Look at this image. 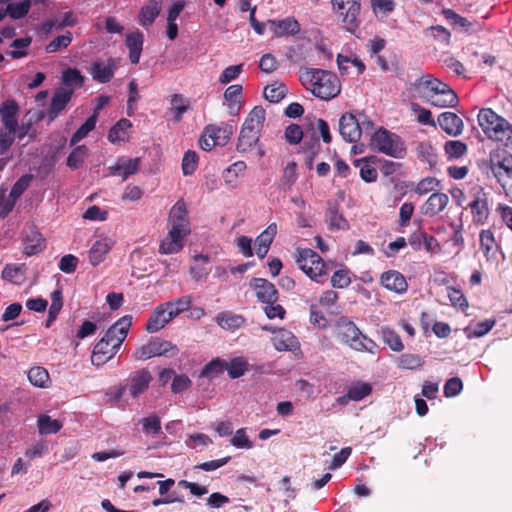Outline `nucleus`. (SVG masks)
Here are the masks:
<instances>
[{
  "label": "nucleus",
  "mask_w": 512,
  "mask_h": 512,
  "mask_svg": "<svg viewBox=\"0 0 512 512\" xmlns=\"http://www.w3.org/2000/svg\"><path fill=\"white\" fill-rule=\"evenodd\" d=\"M409 89L434 107L454 108L458 104V96L454 90L430 74L422 75L411 82Z\"/></svg>",
  "instance_id": "nucleus-1"
},
{
  "label": "nucleus",
  "mask_w": 512,
  "mask_h": 512,
  "mask_svg": "<svg viewBox=\"0 0 512 512\" xmlns=\"http://www.w3.org/2000/svg\"><path fill=\"white\" fill-rule=\"evenodd\" d=\"M299 78L307 90L322 100H330L341 91L338 77L330 71L304 68L300 70Z\"/></svg>",
  "instance_id": "nucleus-2"
},
{
  "label": "nucleus",
  "mask_w": 512,
  "mask_h": 512,
  "mask_svg": "<svg viewBox=\"0 0 512 512\" xmlns=\"http://www.w3.org/2000/svg\"><path fill=\"white\" fill-rule=\"evenodd\" d=\"M124 322H114L106 331L104 336L94 346L91 356L93 365L100 366L109 361L119 350L125 340L131 322L121 325Z\"/></svg>",
  "instance_id": "nucleus-3"
},
{
  "label": "nucleus",
  "mask_w": 512,
  "mask_h": 512,
  "mask_svg": "<svg viewBox=\"0 0 512 512\" xmlns=\"http://www.w3.org/2000/svg\"><path fill=\"white\" fill-rule=\"evenodd\" d=\"M264 121L265 110L260 106L254 107L240 129L236 144L239 153L251 152L258 146Z\"/></svg>",
  "instance_id": "nucleus-4"
},
{
  "label": "nucleus",
  "mask_w": 512,
  "mask_h": 512,
  "mask_svg": "<svg viewBox=\"0 0 512 512\" xmlns=\"http://www.w3.org/2000/svg\"><path fill=\"white\" fill-rule=\"evenodd\" d=\"M184 311H189L187 317L192 320H199L205 316L203 308L191 307L190 296H183L175 301H169L156 307L150 315L149 320H172Z\"/></svg>",
  "instance_id": "nucleus-5"
},
{
  "label": "nucleus",
  "mask_w": 512,
  "mask_h": 512,
  "mask_svg": "<svg viewBox=\"0 0 512 512\" xmlns=\"http://www.w3.org/2000/svg\"><path fill=\"white\" fill-rule=\"evenodd\" d=\"M478 123L490 139L506 142L512 136V125L490 108H483L479 111Z\"/></svg>",
  "instance_id": "nucleus-6"
},
{
  "label": "nucleus",
  "mask_w": 512,
  "mask_h": 512,
  "mask_svg": "<svg viewBox=\"0 0 512 512\" xmlns=\"http://www.w3.org/2000/svg\"><path fill=\"white\" fill-rule=\"evenodd\" d=\"M369 145L373 151L396 159H401L406 154V146L401 137L384 128L377 129L371 135Z\"/></svg>",
  "instance_id": "nucleus-7"
},
{
  "label": "nucleus",
  "mask_w": 512,
  "mask_h": 512,
  "mask_svg": "<svg viewBox=\"0 0 512 512\" xmlns=\"http://www.w3.org/2000/svg\"><path fill=\"white\" fill-rule=\"evenodd\" d=\"M489 167L506 196L512 201V157L502 155L499 151L491 152Z\"/></svg>",
  "instance_id": "nucleus-8"
},
{
  "label": "nucleus",
  "mask_w": 512,
  "mask_h": 512,
  "mask_svg": "<svg viewBox=\"0 0 512 512\" xmlns=\"http://www.w3.org/2000/svg\"><path fill=\"white\" fill-rule=\"evenodd\" d=\"M371 128V121L366 118L360 121L353 113H344L339 119V133L349 143L357 142L362 132Z\"/></svg>",
  "instance_id": "nucleus-9"
},
{
  "label": "nucleus",
  "mask_w": 512,
  "mask_h": 512,
  "mask_svg": "<svg viewBox=\"0 0 512 512\" xmlns=\"http://www.w3.org/2000/svg\"><path fill=\"white\" fill-rule=\"evenodd\" d=\"M299 268L312 280L320 281L319 278L326 275V264L322 258L311 249H302L298 251L296 259Z\"/></svg>",
  "instance_id": "nucleus-10"
},
{
  "label": "nucleus",
  "mask_w": 512,
  "mask_h": 512,
  "mask_svg": "<svg viewBox=\"0 0 512 512\" xmlns=\"http://www.w3.org/2000/svg\"><path fill=\"white\" fill-rule=\"evenodd\" d=\"M332 5L345 28L354 33L359 27L360 0H332Z\"/></svg>",
  "instance_id": "nucleus-11"
},
{
  "label": "nucleus",
  "mask_w": 512,
  "mask_h": 512,
  "mask_svg": "<svg viewBox=\"0 0 512 512\" xmlns=\"http://www.w3.org/2000/svg\"><path fill=\"white\" fill-rule=\"evenodd\" d=\"M170 351H174L176 353L178 350L171 342L154 338L147 344L136 349L133 357L135 360H147L152 357L162 356Z\"/></svg>",
  "instance_id": "nucleus-12"
},
{
  "label": "nucleus",
  "mask_w": 512,
  "mask_h": 512,
  "mask_svg": "<svg viewBox=\"0 0 512 512\" xmlns=\"http://www.w3.org/2000/svg\"><path fill=\"white\" fill-rule=\"evenodd\" d=\"M18 113L19 106L14 100H6L2 103L0 117L5 131H1L0 134L10 136L12 140H15L18 130Z\"/></svg>",
  "instance_id": "nucleus-13"
},
{
  "label": "nucleus",
  "mask_w": 512,
  "mask_h": 512,
  "mask_svg": "<svg viewBox=\"0 0 512 512\" xmlns=\"http://www.w3.org/2000/svg\"><path fill=\"white\" fill-rule=\"evenodd\" d=\"M338 323L341 324L343 340L348 343L351 348L357 351H371V347H369V345H372L373 341L361 333V331L355 326V322Z\"/></svg>",
  "instance_id": "nucleus-14"
},
{
  "label": "nucleus",
  "mask_w": 512,
  "mask_h": 512,
  "mask_svg": "<svg viewBox=\"0 0 512 512\" xmlns=\"http://www.w3.org/2000/svg\"><path fill=\"white\" fill-rule=\"evenodd\" d=\"M473 215V221L477 224H484L489 217L488 196L480 186L473 188V200L469 204Z\"/></svg>",
  "instance_id": "nucleus-15"
},
{
  "label": "nucleus",
  "mask_w": 512,
  "mask_h": 512,
  "mask_svg": "<svg viewBox=\"0 0 512 512\" xmlns=\"http://www.w3.org/2000/svg\"><path fill=\"white\" fill-rule=\"evenodd\" d=\"M262 329L271 331L273 333L271 341L275 349L278 351H293L299 347L297 338L293 335L292 332L286 329H275L270 325H264L262 326Z\"/></svg>",
  "instance_id": "nucleus-16"
},
{
  "label": "nucleus",
  "mask_w": 512,
  "mask_h": 512,
  "mask_svg": "<svg viewBox=\"0 0 512 512\" xmlns=\"http://www.w3.org/2000/svg\"><path fill=\"white\" fill-rule=\"evenodd\" d=\"M170 229L185 234L190 233L187 208L183 200H178L171 208L168 218Z\"/></svg>",
  "instance_id": "nucleus-17"
},
{
  "label": "nucleus",
  "mask_w": 512,
  "mask_h": 512,
  "mask_svg": "<svg viewBox=\"0 0 512 512\" xmlns=\"http://www.w3.org/2000/svg\"><path fill=\"white\" fill-rule=\"evenodd\" d=\"M32 179H33L32 175L25 174V175L21 176L15 182V184L13 185V187L10 191V194L8 195L7 199H5V201L3 203L2 213L4 215H6L10 211H12L13 207L15 206L16 201L29 187Z\"/></svg>",
  "instance_id": "nucleus-18"
},
{
  "label": "nucleus",
  "mask_w": 512,
  "mask_h": 512,
  "mask_svg": "<svg viewBox=\"0 0 512 512\" xmlns=\"http://www.w3.org/2000/svg\"><path fill=\"white\" fill-rule=\"evenodd\" d=\"M234 122L221 123L220 125L209 124L205 127V135L210 139H215L216 143L224 146L228 143L234 133Z\"/></svg>",
  "instance_id": "nucleus-19"
},
{
  "label": "nucleus",
  "mask_w": 512,
  "mask_h": 512,
  "mask_svg": "<svg viewBox=\"0 0 512 512\" xmlns=\"http://www.w3.org/2000/svg\"><path fill=\"white\" fill-rule=\"evenodd\" d=\"M437 123L448 135L459 136L464 129L462 119L453 112H443L438 116Z\"/></svg>",
  "instance_id": "nucleus-20"
},
{
  "label": "nucleus",
  "mask_w": 512,
  "mask_h": 512,
  "mask_svg": "<svg viewBox=\"0 0 512 512\" xmlns=\"http://www.w3.org/2000/svg\"><path fill=\"white\" fill-rule=\"evenodd\" d=\"M140 158H128L121 157L117 160L115 165L111 166L109 169L111 174L114 176H120L123 181H125L129 176L137 173L140 167Z\"/></svg>",
  "instance_id": "nucleus-21"
},
{
  "label": "nucleus",
  "mask_w": 512,
  "mask_h": 512,
  "mask_svg": "<svg viewBox=\"0 0 512 512\" xmlns=\"http://www.w3.org/2000/svg\"><path fill=\"white\" fill-rule=\"evenodd\" d=\"M151 381L152 375L149 371L145 369L136 371L130 376V383L127 385L130 395L133 398L138 397L148 389Z\"/></svg>",
  "instance_id": "nucleus-22"
},
{
  "label": "nucleus",
  "mask_w": 512,
  "mask_h": 512,
  "mask_svg": "<svg viewBox=\"0 0 512 512\" xmlns=\"http://www.w3.org/2000/svg\"><path fill=\"white\" fill-rule=\"evenodd\" d=\"M251 286L256 291L257 298L263 303L276 302L278 299V291L275 286L266 279L255 278Z\"/></svg>",
  "instance_id": "nucleus-23"
},
{
  "label": "nucleus",
  "mask_w": 512,
  "mask_h": 512,
  "mask_svg": "<svg viewBox=\"0 0 512 512\" xmlns=\"http://www.w3.org/2000/svg\"><path fill=\"white\" fill-rule=\"evenodd\" d=\"M380 281L383 287L398 294L406 292L408 288L405 277L395 270L384 272L381 275Z\"/></svg>",
  "instance_id": "nucleus-24"
},
{
  "label": "nucleus",
  "mask_w": 512,
  "mask_h": 512,
  "mask_svg": "<svg viewBox=\"0 0 512 512\" xmlns=\"http://www.w3.org/2000/svg\"><path fill=\"white\" fill-rule=\"evenodd\" d=\"M449 197L445 193L435 192L429 196L422 207V213L433 217L442 212L448 205Z\"/></svg>",
  "instance_id": "nucleus-25"
},
{
  "label": "nucleus",
  "mask_w": 512,
  "mask_h": 512,
  "mask_svg": "<svg viewBox=\"0 0 512 512\" xmlns=\"http://www.w3.org/2000/svg\"><path fill=\"white\" fill-rule=\"evenodd\" d=\"M188 234L169 229L167 236L161 241L159 252L161 254H173L179 252L184 243V238Z\"/></svg>",
  "instance_id": "nucleus-26"
},
{
  "label": "nucleus",
  "mask_w": 512,
  "mask_h": 512,
  "mask_svg": "<svg viewBox=\"0 0 512 512\" xmlns=\"http://www.w3.org/2000/svg\"><path fill=\"white\" fill-rule=\"evenodd\" d=\"M115 69L116 66L113 59H109L107 63L96 61L91 65L90 74L95 81L107 83L113 78Z\"/></svg>",
  "instance_id": "nucleus-27"
},
{
  "label": "nucleus",
  "mask_w": 512,
  "mask_h": 512,
  "mask_svg": "<svg viewBox=\"0 0 512 512\" xmlns=\"http://www.w3.org/2000/svg\"><path fill=\"white\" fill-rule=\"evenodd\" d=\"M72 94L73 88L60 87L55 91L49 109L51 119H55L58 113L66 107L71 100Z\"/></svg>",
  "instance_id": "nucleus-28"
},
{
  "label": "nucleus",
  "mask_w": 512,
  "mask_h": 512,
  "mask_svg": "<svg viewBox=\"0 0 512 512\" xmlns=\"http://www.w3.org/2000/svg\"><path fill=\"white\" fill-rule=\"evenodd\" d=\"M144 35L139 30L126 35L125 45L129 50V60L132 64H138L142 52Z\"/></svg>",
  "instance_id": "nucleus-29"
},
{
  "label": "nucleus",
  "mask_w": 512,
  "mask_h": 512,
  "mask_svg": "<svg viewBox=\"0 0 512 512\" xmlns=\"http://www.w3.org/2000/svg\"><path fill=\"white\" fill-rule=\"evenodd\" d=\"M114 241L110 238H102L96 240L89 251V260L93 266L99 265L103 260L105 255L110 251L113 247Z\"/></svg>",
  "instance_id": "nucleus-30"
},
{
  "label": "nucleus",
  "mask_w": 512,
  "mask_h": 512,
  "mask_svg": "<svg viewBox=\"0 0 512 512\" xmlns=\"http://www.w3.org/2000/svg\"><path fill=\"white\" fill-rule=\"evenodd\" d=\"M277 233L276 223H271L255 240L256 254L264 258L270 248L271 243Z\"/></svg>",
  "instance_id": "nucleus-31"
},
{
  "label": "nucleus",
  "mask_w": 512,
  "mask_h": 512,
  "mask_svg": "<svg viewBox=\"0 0 512 512\" xmlns=\"http://www.w3.org/2000/svg\"><path fill=\"white\" fill-rule=\"evenodd\" d=\"M77 24V18L71 11L65 12L62 20L48 19L40 26V31L44 34H49L53 29L62 30L66 27H73Z\"/></svg>",
  "instance_id": "nucleus-32"
},
{
  "label": "nucleus",
  "mask_w": 512,
  "mask_h": 512,
  "mask_svg": "<svg viewBox=\"0 0 512 512\" xmlns=\"http://www.w3.org/2000/svg\"><path fill=\"white\" fill-rule=\"evenodd\" d=\"M268 24L274 29L276 36L295 35L300 31L299 23L293 18H286L284 20H270Z\"/></svg>",
  "instance_id": "nucleus-33"
},
{
  "label": "nucleus",
  "mask_w": 512,
  "mask_h": 512,
  "mask_svg": "<svg viewBox=\"0 0 512 512\" xmlns=\"http://www.w3.org/2000/svg\"><path fill=\"white\" fill-rule=\"evenodd\" d=\"M161 12V4L156 0H150L141 7L139 12V23L146 27L150 26Z\"/></svg>",
  "instance_id": "nucleus-34"
},
{
  "label": "nucleus",
  "mask_w": 512,
  "mask_h": 512,
  "mask_svg": "<svg viewBox=\"0 0 512 512\" xmlns=\"http://www.w3.org/2000/svg\"><path fill=\"white\" fill-rule=\"evenodd\" d=\"M417 158L428 163L431 167L437 163V153L429 141H420L415 143Z\"/></svg>",
  "instance_id": "nucleus-35"
},
{
  "label": "nucleus",
  "mask_w": 512,
  "mask_h": 512,
  "mask_svg": "<svg viewBox=\"0 0 512 512\" xmlns=\"http://www.w3.org/2000/svg\"><path fill=\"white\" fill-rule=\"evenodd\" d=\"M480 248L487 260L494 258L498 245L491 230H482L480 233Z\"/></svg>",
  "instance_id": "nucleus-36"
},
{
  "label": "nucleus",
  "mask_w": 512,
  "mask_h": 512,
  "mask_svg": "<svg viewBox=\"0 0 512 512\" xmlns=\"http://www.w3.org/2000/svg\"><path fill=\"white\" fill-rule=\"evenodd\" d=\"M29 382L39 388H47L50 383L48 371L41 366L31 367L27 374Z\"/></svg>",
  "instance_id": "nucleus-37"
},
{
  "label": "nucleus",
  "mask_w": 512,
  "mask_h": 512,
  "mask_svg": "<svg viewBox=\"0 0 512 512\" xmlns=\"http://www.w3.org/2000/svg\"><path fill=\"white\" fill-rule=\"evenodd\" d=\"M138 424L142 426V432L146 435H159L162 433L161 419L154 413L139 419Z\"/></svg>",
  "instance_id": "nucleus-38"
},
{
  "label": "nucleus",
  "mask_w": 512,
  "mask_h": 512,
  "mask_svg": "<svg viewBox=\"0 0 512 512\" xmlns=\"http://www.w3.org/2000/svg\"><path fill=\"white\" fill-rule=\"evenodd\" d=\"M246 167L247 166L244 161H236L227 167L223 172L225 184L234 188L236 186V178L244 173Z\"/></svg>",
  "instance_id": "nucleus-39"
},
{
  "label": "nucleus",
  "mask_w": 512,
  "mask_h": 512,
  "mask_svg": "<svg viewBox=\"0 0 512 512\" xmlns=\"http://www.w3.org/2000/svg\"><path fill=\"white\" fill-rule=\"evenodd\" d=\"M227 361L215 358L208 362L201 370L200 376L213 379L226 370Z\"/></svg>",
  "instance_id": "nucleus-40"
},
{
  "label": "nucleus",
  "mask_w": 512,
  "mask_h": 512,
  "mask_svg": "<svg viewBox=\"0 0 512 512\" xmlns=\"http://www.w3.org/2000/svg\"><path fill=\"white\" fill-rule=\"evenodd\" d=\"M2 277L14 284H22L25 280V265H6Z\"/></svg>",
  "instance_id": "nucleus-41"
},
{
  "label": "nucleus",
  "mask_w": 512,
  "mask_h": 512,
  "mask_svg": "<svg viewBox=\"0 0 512 512\" xmlns=\"http://www.w3.org/2000/svg\"><path fill=\"white\" fill-rule=\"evenodd\" d=\"M396 364L400 369L416 370L424 365V360L417 354L404 353L397 358Z\"/></svg>",
  "instance_id": "nucleus-42"
},
{
  "label": "nucleus",
  "mask_w": 512,
  "mask_h": 512,
  "mask_svg": "<svg viewBox=\"0 0 512 512\" xmlns=\"http://www.w3.org/2000/svg\"><path fill=\"white\" fill-rule=\"evenodd\" d=\"M248 362L243 357H235L227 362L226 370L232 379L240 378L248 370Z\"/></svg>",
  "instance_id": "nucleus-43"
},
{
  "label": "nucleus",
  "mask_w": 512,
  "mask_h": 512,
  "mask_svg": "<svg viewBox=\"0 0 512 512\" xmlns=\"http://www.w3.org/2000/svg\"><path fill=\"white\" fill-rule=\"evenodd\" d=\"M37 423L39 433L42 435L57 433L62 428V423L59 420L52 419L48 415H40Z\"/></svg>",
  "instance_id": "nucleus-44"
},
{
  "label": "nucleus",
  "mask_w": 512,
  "mask_h": 512,
  "mask_svg": "<svg viewBox=\"0 0 512 512\" xmlns=\"http://www.w3.org/2000/svg\"><path fill=\"white\" fill-rule=\"evenodd\" d=\"M131 122L128 119L119 120L108 133V139L112 143L125 140V133L131 127Z\"/></svg>",
  "instance_id": "nucleus-45"
},
{
  "label": "nucleus",
  "mask_w": 512,
  "mask_h": 512,
  "mask_svg": "<svg viewBox=\"0 0 512 512\" xmlns=\"http://www.w3.org/2000/svg\"><path fill=\"white\" fill-rule=\"evenodd\" d=\"M372 386L365 382H356L348 389V398L352 401H360L370 395Z\"/></svg>",
  "instance_id": "nucleus-46"
},
{
  "label": "nucleus",
  "mask_w": 512,
  "mask_h": 512,
  "mask_svg": "<svg viewBox=\"0 0 512 512\" xmlns=\"http://www.w3.org/2000/svg\"><path fill=\"white\" fill-rule=\"evenodd\" d=\"M495 322H476L475 324H469L464 328V333L467 338H478L486 335L494 326Z\"/></svg>",
  "instance_id": "nucleus-47"
},
{
  "label": "nucleus",
  "mask_w": 512,
  "mask_h": 512,
  "mask_svg": "<svg viewBox=\"0 0 512 512\" xmlns=\"http://www.w3.org/2000/svg\"><path fill=\"white\" fill-rule=\"evenodd\" d=\"M97 121L96 114H93L90 116L73 134L70 144L75 145L79 141H81L83 138H85L90 131H92L95 128Z\"/></svg>",
  "instance_id": "nucleus-48"
},
{
  "label": "nucleus",
  "mask_w": 512,
  "mask_h": 512,
  "mask_svg": "<svg viewBox=\"0 0 512 512\" xmlns=\"http://www.w3.org/2000/svg\"><path fill=\"white\" fill-rule=\"evenodd\" d=\"M287 92L284 84H271L264 88V97L272 103H277L282 100Z\"/></svg>",
  "instance_id": "nucleus-49"
},
{
  "label": "nucleus",
  "mask_w": 512,
  "mask_h": 512,
  "mask_svg": "<svg viewBox=\"0 0 512 512\" xmlns=\"http://www.w3.org/2000/svg\"><path fill=\"white\" fill-rule=\"evenodd\" d=\"M30 5V0H22L19 3H10L7 5L5 13L13 19H20L28 13Z\"/></svg>",
  "instance_id": "nucleus-50"
},
{
  "label": "nucleus",
  "mask_w": 512,
  "mask_h": 512,
  "mask_svg": "<svg viewBox=\"0 0 512 512\" xmlns=\"http://www.w3.org/2000/svg\"><path fill=\"white\" fill-rule=\"evenodd\" d=\"M326 218L331 230H344L348 228V222L340 213H338L336 208L330 207L327 211Z\"/></svg>",
  "instance_id": "nucleus-51"
},
{
  "label": "nucleus",
  "mask_w": 512,
  "mask_h": 512,
  "mask_svg": "<svg viewBox=\"0 0 512 512\" xmlns=\"http://www.w3.org/2000/svg\"><path fill=\"white\" fill-rule=\"evenodd\" d=\"M72 42V33L67 31L63 35L57 36L54 40H52L49 44L46 45L45 51L47 53H55L64 49L70 45Z\"/></svg>",
  "instance_id": "nucleus-52"
},
{
  "label": "nucleus",
  "mask_w": 512,
  "mask_h": 512,
  "mask_svg": "<svg viewBox=\"0 0 512 512\" xmlns=\"http://www.w3.org/2000/svg\"><path fill=\"white\" fill-rule=\"evenodd\" d=\"M62 80L64 87L67 88H72V86L81 87L84 83V77L81 73L77 69L72 68L63 72Z\"/></svg>",
  "instance_id": "nucleus-53"
},
{
  "label": "nucleus",
  "mask_w": 512,
  "mask_h": 512,
  "mask_svg": "<svg viewBox=\"0 0 512 512\" xmlns=\"http://www.w3.org/2000/svg\"><path fill=\"white\" fill-rule=\"evenodd\" d=\"M355 163L360 168V176L365 182L376 181L378 173L373 165L364 159H359Z\"/></svg>",
  "instance_id": "nucleus-54"
},
{
  "label": "nucleus",
  "mask_w": 512,
  "mask_h": 512,
  "mask_svg": "<svg viewBox=\"0 0 512 512\" xmlns=\"http://www.w3.org/2000/svg\"><path fill=\"white\" fill-rule=\"evenodd\" d=\"M230 443L232 446L239 449L253 448V443L247 435L246 428H240L236 430L235 434L230 439Z\"/></svg>",
  "instance_id": "nucleus-55"
},
{
  "label": "nucleus",
  "mask_w": 512,
  "mask_h": 512,
  "mask_svg": "<svg viewBox=\"0 0 512 512\" xmlns=\"http://www.w3.org/2000/svg\"><path fill=\"white\" fill-rule=\"evenodd\" d=\"M446 154L451 158H460L467 152V145L458 140L447 141L444 145Z\"/></svg>",
  "instance_id": "nucleus-56"
},
{
  "label": "nucleus",
  "mask_w": 512,
  "mask_h": 512,
  "mask_svg": "<svg viewBox=\"0 0 512 512\" xmlns=\"http://www.w3.org/2000/svg\"><path fill=\"white\" fill-rule=\"evenodd\" d=\"M338 299V294L333 290H327L319 298V305L324 308L328 314L332 315L335 313V308Z\"/></svg>",
  "instance_id": "nucleus-57"
},
{
  "label": "nucleus",
  "mask_w": 512,
  "mask_h": 512,
  "mask_svg": "<svg viewBox=\"0 0 512 512\" xmlns=\"http://www.w3.org/2000/svg\"><path fill=\"white\" fill-rule=\"evenodd\" d=\"M447 291L448 297L454 307L462 311L468 308V301L460 289L449 287Z\"/></svg>",
  "instance_id": "nucleus-58"
},
{
  "label": "nucleus",
  "mask_w": 512,
  "mask_h": 512,
  "mask_svg": "<svg viewBox=\"0 0 512 512\" xmlns=\"http://www.w3.org/2000/svg\"><path fill=\"white\" fill-rule=\"evenodd\" d=\"M87 149L84 145L78 146L69 154L67 158V166L77 169L84 161Z\"/></svg>",
  "instance_id": "nucleus-59"
},
{
  "label": "nucleus",
  "mask_w": 512,
  "mask_h": 512,
  "mask_svg": "<svg viewBox=\"0 0 512 512\" xmlns=\"http://www.w3.org/2000/svg\"><path fill=\"white\" fill-rule=\"evenodd\" d=\"M297 165L295 162H289L284 171L281 178V183L285 189H290L291 186L295 183L297 180V171H296Z\"/></svg>",
  "instance_id": "nucleus-60"
},
{
  "label": "nucleus",
  "mask_w": 512,
  "mask_h": 512,
  "mask_svg": "<svg viewBox=\"0 0 512 512\" xmlns=\"http://www.w3.org/2000/svg\"><path fill=\"white\" fill-rule=\"evenodd\" d=\"M383 341L387 344L393 351H401L403 349V343L400 336L390 329H384L383 332Z\"/></svg>",
  "instance_id": "nucleus-61"
},
{
  "label": "nucleus",
  "mask_w": 512,
  "mask_h": 512,
  "mask_svg": "<svg viewBox=\"0 0 512 512\" xmlns=\"http://www.w3.org/2000/svg\"><path fill=\"white\" fill-rule=\"evenodd\" d=\"M444 17L450 21L454 26L461 27L464 31H469L471 23L464 17L458 15L452 9H444L442 11Z\"/></svg>",
  "instance_id": "nucleus-62"
},
{
  "label": "nucleus",
  "mask_w": 512,
  "mask_h": 512,
  "mask_svg": "<svg viewBox=\"0 0 512 512\" xmlns=\"http://www.w3.org/2000/svg\"><path fill=\"white\" fill-rule=\"evenodd\" d=\"M198 156L194 151H187L182 159V170L184 175H191L197 168Z\"/></svg>",
  "instance_id": "nucleus-63"
},
{
  "label": "nucleus",
  "mask_w": 512,
  "mask_h": 512,
  "mask_svg": "<svg viewBox=\"0 0 512 512\" xmlns=\"http://www.w3.org/2000/svg\"><path fill=\"white\" fill-rule=\"evenodd\" d=\"M351 283V279L347 270H337L331 277V284L334 288L344 289Z\"/></svg>",
  "instance_id": "nucleus-64"
}]
</instances>
